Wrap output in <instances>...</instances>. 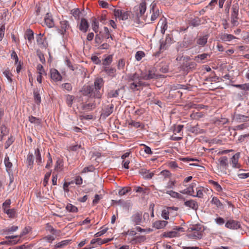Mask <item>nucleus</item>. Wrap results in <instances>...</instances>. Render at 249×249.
Masks as SVG:
<instances>
[{"label":"nucleus","mask_w":249,"mask_h":249,"mask_svg":"<svg viewBox=\"0 0 249 249\" xmlns=\"http://www.w3.org/2000/svg\"><path fill=\"white\" fill-rule=\"evenodd\" d=\"M51 172H47L46 173L45 177H44V180H43V184L44 186H46L48 182V181H49V178L51 176Z\"/></svg>","instance_id":"obj_57"},{"label":"nucleus","mask_w":249,"mask_h":249,"mask_svg":"<svg viewBox=\"0 0 249 249\" xmlns=\"http://www.w3.org/2000/svg\"><path fill=\"white\" fill-rule=\"evenodd\" d=\"M131 191L130 188L124 187L119 191V195L121 196L125 195L126 193L130 192Z\"/></svg>","instance_id":"obj_43"},{"label":"nucleus","mask_w":249,"mask_h":249,"mask_svg":"<svg viewBox=\"0 0 249 249\" xmlns=\"http://www.w3.org/2000/svg\"><path fill=\"white\" fill-rule=\"evenodd\" d=\"M156 3H152L151 4L150 12L152 11L153 12L151 17V21H154L159 16V10H155V7L156 6Z\"/></svg>","instance_id":"obj_16"},{"label":"nucleus","mask_w":249,"mask_h":249,"mask_svg":"<svg viewBox=\"0 0 249 249\" xmlns=\"http://www.w3.org/2000/svg\"><path fill=\"white\" fill-rule=\"evenodd\" d=\"M188 131H190V132H192V133H194L195 134H199V133H201L202 130L200 129L198 127V124H196V126H190L188 128Z\"/></svg>","instance_id":"obj_23"},{"label":"nucleus","mask_w":249,"mask_h":249,"mask_svg":"<svg viewBox=\"0 0 249 249\" xmlns=\"http://www.w3.org/2000/svg\"><path fill=\"white\" fill-rule=\"evenodd\" d=\"M179 235V234L177 231H167L163 233L162 236L164 237H175L178 236Z\"/></svg>","instance_id":"obj_22"},{"label":"nucleus","mask_w":249,"mask_h":249,"mask_svg":"<svg viewBox=\"0 0 249 249\" xmlns=\"http://www.w3.org/2000/svg\"><path fill=\"white\" fill-rule=\"evenodd\" d=\"M66 208L70 212H76L77 211V207L71 204H68Z\"/></svg>","instance_id":"obj_50"},{"label":"nucleus","mask_w":249,"mask_h":249,"mask_svg":"<svg viewBox=\"0 0 249 249\" xmlns=\"http://www.w3.org/2000/svg\"><path fill=\"white\" fill-rule=\"evenodd\" d=\"M26 36L29 41L34 39V33L32 30L29 29L27 31Z\"/></svg>","instance_id":"obj_47"},{"label":"nucleus","mask_w":249,"mask_h":249,"mask_svg":"<svg viewBox=\"0 0 249 249\" xmlns=\"http://www.w3.org/2000/svg\"><path fill=\"white\" fill-rule=\"evenodd\" d=\"M203 116L204 114L202 112H193L191 114L190 117L192 119L197 120L203 117Z\"/></svg>","instance_id":"obj_29"},{"label":"nucleus","mask_w":249,"mask_h":249,"mask_svg":"<svg viewBox=\"0 0 249 249\" xmlns=\"http://www.w3.org/2000/svg\"><path fill=\"white\" fill-rule=\"evenodd\" d=\"M208 56H210L209 54L204 53L195 56L194 59L198 63H201L202 61L206 59Z\"/></svg>","instance_id":"obj_20"},{"label":"nucleus","mask_w":249,"mask_h":249,"mask_svg":"<svg viewBox=\"0 0 249 249\" xmlns=\"http://www.w3.org/2000/svg\"><path fill=\"white\" fill-rule=\"evenodd\" d=\"M51 78L55 81H59L62 80V76L59 71L56 69H51L50 71Z\"/></svg>","instance_id":"obj_10"},{"label":"nucleus","mask_w":249,"mask_h":249,"mask_svg":"<svg viewBox=\"0 0 249 249\" xmlns=\"http://www.w3.org/2000/svg\"><path fill=\"white\" fill-rule=\"evenodd\" d=\"M74 99V97L72 95H68L67 96V103L69 107H71L73 104V101Z\"/></svg>","instance_id":"obj_54"},{"label":"nucleus","mask_w":249,"mask_h":249,"mask_svg":"<svg viewBox=\"0 0 249 249\" xmlns=\"http://www.w3.org/2000/svg\"><path fill=\"white\" fill-rule=\"evenodd\" d=\"M249 126V124L246 123L235 126L234 129L235 130H241L246 128H248Z\"/></svg>","instance_id":"obj_38"},{"label":"nucleus","mask_w":249,"mask_h":249,"mask_svg":"<svg viewBox=\"0 0 249 249\" xmlns=\"http://www.w3.org/2000/svg\"><path fill=\"white\" fill-rule=\"evenodd\" d=\"M119 89H117L116 90H111L108 93V96L110 97H116L119 95Z\"/></svg>","instance_id":"obj_60"},{"label":"nucleus","mask_w":249,"mask_h":249,"mask_svg":"<svg viewBox=\"0 0 249 249\" xmlns=\"http://www.w3.org/2000/svg\"><path fill=\"white\" fill-rule=\"evenodd\" d=\"M104 71L108 75L112 77H114L115 75L116 69L114 68L106 67Z\"/></svg>","instance_id":"obj_32"},{"label":"nucleus","mask_w":249,"mask_h":249,"mask_svg":"<svg viewBox=\"0 0 249 249\" xmlns=\"http://www.w3.org/2000/svg\"><path fill=\"white\" fill-rule=\"evenodd\" d=\"M178 207H167L162 211V218H174L178 216Z\"/></svg>","instance_id":"obj_3"},{"label":"nucleus","mask_w":249,"mask_h":249,"mask_svg":"<svg viewBox=\"0 0 249 249\" xmlns=\"http://www.w3.org/2000/svg\"><path fill=\"white\" fill-rule=\"evenodd\" d=\"M103 85V78H97L94 81L93 85L85 86L81 91L84 96H87L89 98L100 99L102 95L101 89Z\"/></svg>","instance_id":"obj_1"},{"label":"nucleus","mask_w":249,"mask_h":249,"mask_svg":"<svg viewBox=\"0 0 249 249\" xmlns=\"http://www.w3.org/2000/svg\"><path fill=\"white\" fill-rule=\"evenodd\" d=\"M112 61V56L111 55H110L104 59L103 64L104 65H108L111 63Z\"/></svg>","instance_id":"obj_52"},{"label":"nucleus","mask_w":249,"mask_h":249,"mask_svg":"<svg viewBox=\"0 0 249 249\" xmlns=\"http://www.w3.org/2000/svg\"><path fill=\"white\" fill-rule=\"evenodd\" d=\"M104 29L105 33V37L106 39H108L110 37L112 39V36L110 35L108 29L107 27H105Z\"/></svg>","instance_id":"obj_63"},{"label":"nucleus","mask_w":249,"mask_h":249,"mask_svg":"<svg viewBox=\"0 0 249 249\" xmlns=\"http://www.w3.org/2000/svg\"><path fill=\"white\" fill-rule=\"evenodd\" d=\"M204 230V227L201 224H191L187 230V237L192 239H200L203 236Z\"/></svg>","instance_id":"obj_2"},{"label":"nucleus","mask_w":249,"mask_h":249,"mask_svg":"<svg viewBox=\"0 0 249 249\" xmlns=\"http://www.w3.org/2000/svg\"><path fill=\"white\" fill-rule=\"evenodd\" d=\"M196 185V184L194 183H192L189 187L187 188L188 191V195L192 196H193V193H194V187Z\"/></svg>","instance_id":"obj_53"},{"label":"nucleus","mask_w":249,"mask_h":249,"mask_svg":"<svg viewBox=\"0 0 249 249\" xmlns=\"http://www.w3.org/2000/svg\"><path fill=\"white\" fill-rule=\"evenodd\" d=\"M92 29L95 32L97 33L98 31L99 23L98 21L96 18H94L92 23Z\"/></svg>","instance_id":"obj_44"},{"label":"nucleus","mask_w":249,"mask_h":249,"mask_svg":"<svg viewBox=\"0 0 249 249\" xmlns=\"http://www.w3.org/2000/svg\"><path fill=\"white\" fill-rule=\"evenodd\" d=\"M140 173L145 178H151L154 175L153 173H149L148 170L145 169H142Z\"/></svg>","instance_id":"obj_27"},{"label":"nucleus","mask_w":249,"mask_h":249,"mask_svg":"<svg viewBox=\"0 0 249 249\" xmlns=\"http://www.w3.org/2000/svg\"><path fill=\"white\" fill-rule=\"evenodd\" d=\"M146 9V3L145 1H142L139 6H135L134 8V12L137 18L142 17L145 13Z\"/></svg>","instance_id":"obj_5"},{"label":"nucleus","mask_w":249,"mask_h":249,"mask_svg":"<svg viewBox=\"0 0 249 249\" xmlns=\"http://www.w3.org/2000/svg\"><path fill=\"white\" fill-rule=\"evenodd\" d=\"M128 124L129 125H131L132 126H133V127H134L135 128H139V127L142 128L143 126V125L140 122H136V121H133V120H131L130 122H128Z\"/></svg>","instance_id":"obj_34"},{"label":"nucleus","mask_w":249,"mask_h":249,"mask_svg":"<svg viewBox=\"0 0 249 249\" xmlns=\"http://www.w3.org/2000/svg\"><path fill=\"white\" fill-rule=\"evenodd\" d=\"M225 226L231 229H237L241 228V224L237 220L233 219H229V220L226 222Z\"/></svg>","instance_id":"obj_8"},{"label":"nucleus","mask_w":249,"mask_h":249,"mask_svg":"<svg viewBox=\"0 0 249 249\" xmlns=\"http://www.w3.org/2000/svg\"><path fill=\"white\" fill-rule=\"evenodd\" d=\"M113 107L114 106L112 104L107 106L105 109L103 110L102 114L105 116H108L112 113Z\"/></svg>","instance_id":"obj_18"},{"label":"nucleus","mask_w":249,"mask_h":249,"mask_svg":"<svg viewBox=\"0 0 249 249\" xmlns=\"http://www.w3.org/2000/svg\"><path fill=\"white\" fill-rule=\"evenodd\" d=\"M144 56V53L142 51H138L135 54V58L137 60L140 61Z\"/></svg>","instance_id":"obj_58"},{"label":"nucleus","mask_w":249,"mask_h":249,"mask_svg":"<svg viewBox=\"0 0 249 249\" xmlns=\"http://www.w3.org/2000/svg\"><path fill=\"white\" fill-rule=\"evenodd\" d=\"M211 202L219 208H221L223 205L221 202L219 201V200L215 197H213L212 198Z\"/></svg>","instance_id":"obj_45"},{"label":"nucleus","mask_w":249,"mask_h":249,"mask_svg":"<svg viewBox=\"0 0 249 249\" xmlns=\"http://www.w3.org/2000/svg\"><path fill=\"white\" fill-rule=\"evenodd\" d=\"M71 14L75 19H78L79 18L80 11L78 9H73L71 11Z\"/></svg>","instance_id":"obj_59"},{"label":"nucleus","mask_w":249,"mask_h":249,"mask_svg":"<svg viewBox=\"0 0 249 249\" xmlns=\"http://www.w3.org/2000/svg\"><path fill=\"white\" fill-rule=\"evenodd\" d=\"M167 223L165 220H156L153 223V227L157 229H160L165 227Z\"/></svg>","instance_id":"obj_12"},{"label":"nucleus","mask_w":249,"mask_h":249,"mask_svg":"<svg viewBox=\"0 0 249 249\" xmlns=\"http://www.w3.org/2000/svg\"><path fill=\"white\" fill-rule=\"evenodd\" d=\"M220 38L224 41H230L236 38V37L231 34H222L220 35Z\"/></svg>","instance_id":"obj_19"},{"label":"nucleus","mask_w":249,"mask_h":249,"mask_svg":"<svg viewBox=\"0 0 249 249\" xmlns=\"http://www.w3.org/2000/svg\"><path fill=\"white\" fill-rule=\"evenodd\" d=\"M94 170L93 166L85 167L82 171V173H85L88 172H92Z\"/></svg>","instance_id":"obj_62"},{"label":"nucleus","mask_w":249,"mask_h":249,"mask_svg":"<svg viewBox=\"0 0 249 249\" xmlns=\"http://www.w3.org/2000/svg\"><path fill=\"white\" fill-rule=\"evenodd\" d=\"M208 37L207 36H204L199 37L196 41V43L198 45L204 46L207 42Z\"/></svg>","instance_id":"obj_28"},{"label":"nucleus","mask_w":249,"mask_h":249,"mask_svg":"<svg viewBox=\"0 0 249 249\" xmlns=\"http://www.w3.org/2000/svg\"><path fill=\"white\" fill-rule=\"evenodd\" d=\"M44 20L45 23L48 27L52 28L54 26V23L53 20L49 13L46 14Z\"/></svg>","instance_id":"obj_15"},{"label":"nucleus","mask_w":249,"mask_h":249,"mask_svg":"<svg viewBox=\"0 0 249 249\" xmlns=\"http://www.w3.org/2000/svg\"><path fill=\"white\" fill-rule=\"evenodd\" d=\"M96 107L95 104L94 103H90L87 104L83 105L82 106V108L86 111H89L94 108Z\"/></svg>","instance_id":"obj_33"},{"label":"nucleus","mask_w":249,"mask_h":249,"mask_svg":"<svg viewBox=\"0 0 249 249\" xmlns=\"http://www.w3.org/2000/svg\"><path fill=\"white\" fill-rule=\"evenodd\" d=\"M239 7L237 5H233L232 7V12L231 14V22L233 26H237L238 24L237 21L238 19Z\"/></svg>","instance_id":"obj_7"},{"label":"nucleus","mask_w":249,"mask_h":249,"mask_svg":"<svg viewBox=\"0 0 249 249\" xmlns=\"http://www.w3.org/2000/svg\"><path fill=\"white\" fill-rule=\"evenodd\" d=\"M185 205L192 209H196L197 206L196 202L192 200L186 201L185 202Z\"/></svg>","instance_id":"obj_39"},{"label":"nucleus","mask_w":249,"mask_h":249,"mask_svg":"<svg viewBox=\"0 0 249 249\" xmlns=\"http://www.w3.org/2000/svg\"><path fill=\"white\" fill-rule=\"evenodd\" d=\"M70 242H71V240H63V241L56 244L55 245V248H62V247L68 245Z\"/></svg>","instance_id":"obj_37"},{"label":"nucleus","mask_w":249,"mask_h":249,"mask_svg":"<svg viewBox=\"0 0 249 249\" xmlns=\"http://www.w3.org/2000/svg\"><path fill=\"white\" fill-rule=\"evenodd\" d=\"M29 121L31 123L36 124H39L41 123V120L39 118H36L34 116H29Z\"/></svg>","instance_id":"obj_40"},{"label":"nucleus","mask_w":249,"mask_h":249,"mask_svg":"<svg viewBox=\"0 0 249 249\" xmlns=\"http://www.w3.org/2000/svg\"><path fill=\"white\" fill-rule=\"evenodd\" d=\"M145 219H134L133 221L135 225H140L142 226H145Z\"/></svg>","instance_id":"obj_55"},{"label":"nucleus","mask_w":249,"mask_h":249,"mask_svg":"<svg viewBox=\"0 0 249 249\" xmlns=\"http://www.w3.org/2000/svg\"><path fill=\"white\" fill-rule=\"evenodd\" d=\"M196 64L194 62H190L186 63L184 67V70L186 71H189V70H193L196 69Z\"/></svg>","instance_id":"obj_21"},{"label":"nucleus","mask_w":249,"mask_h":249,"mask_svg":"<svg viewBox=\"0 0 249 249\" xmlns=\"http://www.w3.org/2000/svg\"><path fill=\"white\" fill-rule=\"evenodd\" d=\"M35 154L36 156V162L37 163L38 165H41L43 163V161L42 160L40 152L38 148L35 150Z\"/></svg>","instance_id":"obj_24"},{"label":"nucleus","mask_w":249,"mask_h":249,"mask_svg":"<svg viewBox=\"0 0 249 249\" xmlns=\"http://www.w3.org/2000/svg\"><path fill=\"white\" fill-rule=\"evenodd\" d=\"M62 34H64L66 30L69 27V22L67 20H62L60 21Z\"/></svg>","instance_id":"obj_31"},{"label":"nucleus","mask_w":249,"mask_h":249,"mask_svg":"<svg viewBox=\"0 0 249 249\" xmlns=\"http://www.w3.org/2000/svg\"><path fill=\"white\" fill-rule=\"evenodd\" d=\"M217 164L218 170H220L221 172L226 174V170L228 166V158L226 156L220 158Z\"/></svg>","instance_id":"obj_4"},{"label":"nucleus","mask_w":249,"mask_h":249,"mask_svg":"<svg viewBox=\"0 0 249 249\" xmlns=\"http://www.w3.org/2000/svg\"><path fill=\"white\" fill-rule=\"evenodd\" d=\"M162 77H164L163 75L158 74L156 73L154 69L149 70L148 74H142V75H141V78L145 80H147L151 79H158L159 78Z\"/></svg>","instance_id":"obj_6"},{"label":"nucleus","mask_w":249,"mask_h":249,"mask_svg":"<svg viewBox=\"0 0 249 249\" xmlns=\"http://www.w3.org/2000/svg\"><path fill=\"white\" fill-rule=\"evenodd\" d=\"M18 229L17 226H12L11 227L6 228L3 229L4 232L11 233L16 231Z\"/></svg>","instance_id":"obj_41"},{"label":"nucleus","mask_w":249,"mask_h":249,"mask_svg":"<svg viewBox=\"0 0 249 249\" xmlns=\"http://www.w3.org/2000/svg\"><path fill=\"white\" fill-rule=\"evenodd\" d=\"M172 41V36L169 34L167 35L166 36L165 43L167 45L171 44Z\"/></svg>","instance_id":"obj_64"},{"label":"nucleus","mask_w":249,"mask_h":249,"mask_svg":"<svg viewBox=\"0 0 249 249\" xmlns=\"http://www.w3.org/2000/svg\"><path fill=\"white\" fill-rule=\"evenodd\" d=\"M4 213H6L8 215V216L10 217H15L16 216V210L15 209H8L7 210H6V212H5Z\"/></svg>","instance_id":"obj_49"},{"label":"nucleus","mask_w":249,"mask_h":249,"mask_svg":"<svg viewBox=\"0 0 249 249\" xmlns=\"http://www.w3.org/2000/svg\"><path fill=\"white\" fill-rule=\"evenodd\" d=\"M130 12L122 11L121 12V16L120 19L123 20L128 19V16H129Z\"/></svg>","instance_id":"obj_48"},{"label":"nucleus","mask_w":249,"mask_h":249,"mask_svg":"<svg viewBox=\"0 0 249 249\" xmlns=\"http://www.w3.org/2000/svg\"><path fill=\"white\" fill-rule=\"evenodd\" d=\"M11 204L10 199H7L2 204V207L4 212H6V210L9 209L10 205Z\"/></svg>","instance_id":"obj_51"},{"label":"nucleus","mask_w":249,"mask_h":249,"mask_svg":"<svg viewBox=\"0 0 249 249\" xmlns=\"http://www.w3.org/2000/svg\"><path fill=\"white\" fill-rule=\"evenodd\" d=\"M34 156L32 154H29L28 155L27 159V163L28 166H31V168L33 165L34 164Z\"/></svg>","instance_id":"obj_36"},{"label":"nucleus","mask_w":249,"mask_h":249,"mask_svg":"<svg viewBox=\"0 0 249 249\" xmlns=\"http://www.w3.org/2000/svg\"><path fill=\"white\" fill-rule=\"evenodd\" d=\"M239 156L240 153H237L231 158V162L233 168H239L240 167V165L238 164Z\"/></svg>","instance_id":"obj_13"},{"label":"nucleus","mask_w":249,"mask_h":249,"mask_svg":"<svg viewBox=\"0 0 249 249\" xmlns=\"http://www.w3.org/2000/svg\"><path fill=\"white\" fill-rule=\"evenodd\" d=\"M249 115V112L247 109H246L245 107L239 105L235 110L234 115Z\"/></svg>","instance_id":"obj_9"},{"label":"nucleus","mask_w":249,"mask_h":249,"mask_svg":"<svg viewBox=\"0 0 249 249\" xmlns=\"http://www.w3.org/2000/svg\"><path fill=\"white\" fill-rule=\"evenodd\" d=\"M46 230L47 231L50 232L53 234H55L56 232V230L52 226L50 223H47L46 225Z\"/></svg>","instance_id":"obj_35"},{"label":"nucleus","mask_w":249,"mask_h":249,"mask_svg":"<svg viewBox=\"0 0 249 249\" xmlns=\"http://www.w3.org/2000/svg\"><path fill=\"white\" fill-rule=\"evenodd\" d=\"M39 89L37 88L34 89V98L35 103L39 105V104L41 103V97L40 96V94L39 93Z\"/></svg>","instance_id":"obj_17"},{"label":"nucleus","mask_w":249,"mask_h":249,"mask_svg":"<svg viewBox=\"0 0 249 249\" xmlns=\"http://www.w3.org/2000/svg\"><path fill=\"white\" fill-rule=\"evenodd\" d=\"M146 240L144 236L139 235L136 236L131 240L133 243H138L144 242Z\"/></svg>","instance_id":"obj_30"},{"label":"nucleus","mask_w":249,"mask_h":249,"mask_svg":"<svg viewBox=\"0 0 249 249\" xmlns=\"http://www.w3.org/2000/svg\"><path fill=\"white\" fill-rule=\"evenodd\" d=\"M89 27V24L88 21L83 18L81 20V22L79 25V30L84 33H86Z\"/></svg>","instance_id":"obj_14"},{"label":"nucleus","mask_w":249,"mask_h":249,"mask_svg":"<svg viewBox=\"0 0 249 249\" xmlns=\"http://www.w3.org/2000/svg\"><path fill=\"white\" fill-rule=\"evenodd\" d=\"M201 23V21L200 18L197 17L195 18L190 20L189 24L193 27H197L200 25Z\"/></svg>","instance_id":"obj_25"},{"label":"nucleus","mask_w":249,"mask_h":249,"mask_svg":"<svg viewBox=\"0 0 249 249\" xmlns=\"http://www.w3.org/2000/svg\"><path fill=\"white\" fill-rule=\"evenodd\" d=\"M233 120L236 123H243L249 121V116L247 115H234Z\"/></svg>","instance_id":"obj_11"},{"label":"nucleus","mask_w":249,"mask_h":249,"mask_svg":"<svg viewBox=\"0 0 249 249\" xmlns=\"http://www.w3.org/2000/svg\"><path fill=\"white\" fill-rule=\"evenodd\" d=\"M161 32L162 34H164L165 30L167 29V23L165 20H163L162 22V25L161 26Z\"/></svg>","instance_id":"obj_61"},{"label":"nucleus","mask_w":249,"mask_h":249,"mask_svg":"<svg viewBox=\"0 0 249 249\" xmlns=\"http://www.w3.org/2000/svg\"><path fill=\"white\" fill-rule=\"evenodd\" d=\"M209 182L210 184H212L215 187V189L218 192H220L222 191V188L221 186L217 182L214 181L213 180H210Z\"/></svg>","instance_id":"obj_42"},{"label":"nucleus","mask_w":249,"mask_h":249,"mask_svg":"<svg viewBox=\"0 0 249 249\" xmlns=\"http://www.w3.org/2000/svg\"><path fill=\"white\" fill-rule=\"evenodd\" d=\"M4 162L7 169H10L12 168V163L10 161L9 158L7 156H6Z\"/></svg>","instance_id":"obj_46"},{"label":"nucleus","mask_w":249,"mask_h":249,"mask_svg":"<svg viewBox=\"0 0 249 249\" xmlns=\"http://www.w3.org/2000/svg\"><path fill=\"white\" fill-rule=\"evenodd\" d=\"M32 228L30 226L26 227L22 230V231L21 232L20 237L23 236L27 233H28L30 231H31Z\"/></svg>","instance_id":"obj_56"},{"label":"nucleus","mask_w":249,"mask_h":249,"mask_svg":"<svg viewBox=\"0 0 249 249\" xmlns=\"http://www.w3.org/2000/svg\"><path fill=\"white\" fill-rule=\"evenodd\" d=\"M141 76H139L136 72L133 74H129L128 75V81L130 82L131 81H136L137 80H141Z\"/></svg>","instance_id":"obj_26"}]
</instances>
